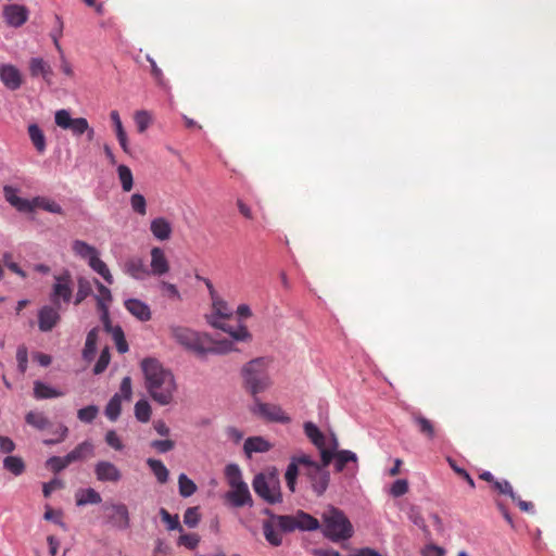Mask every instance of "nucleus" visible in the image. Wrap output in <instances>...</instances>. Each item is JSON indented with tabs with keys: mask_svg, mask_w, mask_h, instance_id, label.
I'll return each instance as SVG.
<instances>
[{
	"mask_svg": "<svg viewBox=\"0 0 556 556\" xmlns=\"http://www.w3.org/2000/svg\"><path fill=\"white\" fill-rule=\"evenodd\" d=\"M73 296V279L68 270H65L59 276H54V283L50 293V301L55 306H61V303L68 304Z\"/></svg>",
	"mask_w": 556,
	"mask_h": 556,
	"instance_id": "obj_7",
	"label": "nucleus"
},
{
	"mask_svg": "<svg viewBox=\"0 0 556 556\" xmlns=\"http://www.w3.org/2000/svg\"><path fill=\"white\" fill-rule=\"evenodd\" d=\"M75 497L77 506H85L88 504H100L102 502L100 493L92 488L78 490L75 494Z\"/></svg>",
	"mask_w": 556,
	"mask_h": 556,
	"instance_id": "obj_27",
	"label": "nucleus"
},
{
	"mask_svg": "<svg viewBox=\"0 0 556 556\" xmlns=\"http://www.w3.org/2000/svg\"><path fill=\"white\" fill-rule=\"evenodd\" d=\"M150 276H164L169 271V263L163 249L154 247L150 251Z\"/></svg>",
	"mask_w": 556,
	"mask_h": 556,
	"instance_id": "obj_16",
	"label": "nucleus"
},
{
	"mask_svg": "<svg viewBox=\"0 0 556 556\" xmlns=\"http://www.w3.org/2000/svg\"><path fill=\"white\" fill-rule=\"evenodd\" d=\"M108 510L106 521L118 530H126L130 527V516L128 508L123 503H111L103 506Z\"/></svg>",
	"mask_w": 556,
	"mask_h": 556,
	"instance_id": "obj_8",
	"label": "nucleus"
},
{
	"mask_svg": "<svg viewBox=\"0 0 556 556\" xmlns=\"http://www.w3.org/2000/svg\"><path fill=\"white\" fill-rule=\"evenodd\" d=\"M243 448L250 457L253 453L268 452L271 448V444L263 437H251L245 440Z\"/></svg>",
	"mask_w": 556,
	"mask_h": 556,
	"instance_id": "obj_24",
	"label": "nucleus"
},
{
	"mask_svg": "<svg viewBox=\"0 0 556 556\" xmlns=\"http://www.w3.org/2000/svg\"><path fill=\"white\" fill-rule=\"evenodd\" d=\"M323 534L332 542L350 539L353 535V527L344 513L336 507H329L323 514Z\"/></svg>",
	"mask_w": 556,
	"mask_h": 556,
	"instance_id": "obj_5",
	"label": "nucleus"
},
{
	"mask_svg": "<svg viewBox=\"0 0 556 556\" xmlns=\"http://www.w3.org/2000/svg\"><path fill=\"white\" fill-rule=\"evenodd\" d=\"M276 527L286 533L296 530L295 515H280L277 517Z\"/></svg>",
	"mask_w": 556,
	"mask_h": 556,
	"instance_id": "obj_49",
	"label": "nucleus"
},
{
	"mask_svg": "<svg viewBox=\"0 0 556 556\" xmlns=\"http://www.w3.org/2000/svg\"><path fill=\"white\" fill-rule=\"evenodd\" d=\"M28 68L31 77H41L48 85L52 84L53 70L42 58H31Z\"/></svg>",
	"mask_w": 556,
	"mask_h": 556,
	"instance_id": "obj_19",
	"label": "nucleus"
},
{
	"mask_svg": "<svg viewBox=\"0 0 556 556\" xmlns=\"http://www.w3.org/2000/svg\"><path fill=\"white\" fill-rule=\"evenodd\" d=\"M117 176L124 192H129L134 187V176L127 165L121 164L117 166Z\"/></svg>",
	"mask_w": 556,
	"mask_h": 556,
	"instance_id": "obj_38",
	"label": "nucleus"
},
{
	"mask_svg": "<svg viewBox=\"0 0 556 556\" xmlns=\"http://www.w3.org/2000/svg\"><path fill=\"white\" fill-rule=\"evenodd\" d=\"M94 446L90 441L79 443L74 450L67 453V460L75 463L93 456Z\"/></svg>",
	"mask_w": 556,
	"mask_h": 556,
	"instance_id": "obj_23",
	"label": "nucleus"
},
{
	"mask_svg": "<svg viewBox=\"0 0 556 556\" xmlns=\"http://www.w3.org/2000/svg\"><path fill=\"white\" fill-rule=\"evenodd\" d=\"M170 337L186 350L194 352L198 355L205 354L206 341L211 340L207 333H199L190 328L170 325L168 327Z\"/></svg>",
	"mask_w": 556,
	"mask_h": 556,
	"instance_id": "obj_6",
	"label": "nucleus"
},
{
	"mask_svg": "<svg viewBox=\"0 0 556 556\" xmlns=\"http://www.w3.org/2000/svg\"><path fill=\"white\" fill-rule=\"evenodd\" d=\"M3 467L5 470L12 472L14 476H20L25 470V464L18 456H7L3 459Z\"/></svg>",
	"mask_w": 556,
	"mask_h": 556,
	"instance_id": "obj_44",
	"label": "nucleus"
},
{
	"mask_svg": "<svg viewBox=\"0 0 556 556\" xmlns=\"http://www.w3.org/2000/svg\"><path fill=\"white\" fill-rule=\"evenodd\" d=\"M29 11L22 4H7L3 8V17L11 27H21L28 20Z\"/></svg>",
	"mask_w": 556,
	"mask_h": 556,
	"instance_id": "obj_14",
	"label": "nucleus"
},
{
	"mask_svg": "<svg viewBox=\"0 0 556 556\" xmlns=\"http://www.w3.org/2000/svg\"><path fill=\"white\" fill-rule=\"evenodd\" d=\"M43 518L60 526L63 530H67L66 523L62 520V511L53 510L50 506H46Z\"/></svg>",
	"mask_w": 556,
	"mask_h": 556,
	"instance_id": "obj_57",
	"label": "nucleus"
},
{
	"mask_svg": "<svg viewBox=\"0 0 556 556\" xmlns=\"http://www.w3.org/2000/svg\"><path fill=\"white\" fill-rule=\"evenodd\" d=\"M262 513L269 517L268 520L263 522V533L266 541L273 546H280L282 544V536L276 531L277 517L280 515L274 514L269 508H264Z\"/></svg>",
	"mask_w": 556,
	"mask_h": 556,
	"instance_id": "obj_17",
	"label": "nucleus"
},
{
	"mask_svg": "<svg viewBox=\"0 0 556 556\" xmlns=\"http://www.w3.org/2000/svg\"><path fill=\"white\" fill-rule=\"evenodd\" d=\"M89 267L99 274L106 283L112 285L114 278L108 267V265L97 255L93 260H90Z\"/></svg>",
	"mask_w": 556,
	"mask_h": 556,
	"instance_id": "obj_35",
	"label": "nucleus"
},
{
	"mask_svg": "<svg viewBox=\"0 0 556 556\" xmlns=\"http://www.w3.org/2000/svg\"><path fill=\"white\" fill-rule=\"evenodd\" d=\"M35 204H36V207H40L47 212L54 213V214H63L62 206L58 202L50 200L48 198L36 197Z\"/></svg>",
	"mask_w": 556,
	"mask_h": 556,
	"instance_id": "obj_47",
	"label": "nucleus"
},
{
	"mask_svg": "<svg viewBox=\"0 0 556 556\" xmlns=\"http://www.w3.org/2000/svg\"><path fill=\"white\" fill-rule=\"evenodd\" d=\"M125 308L140 321H148L151 319L150 306L139 299H127L124 302Z\"/></svg>",
	"mask_w": 556,
	"mask_h": 556,
	"instance_id": "obj_20",
	"label": "nucleus"
},
{
	"mask_svg": "<svg viewBox=\"0 0 556 556\" xmlns=\"http://www.w3.org/2000/svg\"><path fill=\"white\" fill-rule=\"evenodd\" d=\"M135 123L139 132H144L151 123V116L147 111H138L135 114Z\"/></svg>",
	"mask_w": 556,
	"mask_h": 556,
	"instance_id": "obj_59",
	"label": "nucleus"
},
{
	"mask_svg": "<svg viewBox=\"0 0 556 556\" xmlns=\"http://www.w3.org/2000/svg\"><path fill=\"white\" fill-rule=\"evenodd\" d=\"M0 79L12 91L17 90L22 86L21 72L12 64H2L0 66Z\"/></svg>",
	"mask_w": 556,
	"mask_h": 556,
	"instance_id": "obj_18",
	"label": "nucleus"
},
{
	"mask_svg": "<svg viewBox=\"0 0 556 556\" xmlns=\"http://www.w3.org/2000/svg\"><path fill=\"white\" fill-rule=\"evenodd\" d=\"M98 334L99 328H92L87 333L85 346L83 350V358L87 362H91L96 356Z\"/></svg>",
	"mask_w": 556,
	"mask_h": 556,
	"instance_id": "obj_30",
	"label": "nucleus"
},
{
	"mask_svg": "<svg viewBox=\"0 0 556 556\" xmlns=\"http://www.w3.org/2000/svg\"><path fill=\"white\" fill-rule=\"evenodd\" d=\"M92 293V287L89 279L85 277H78L77 279V292L74 299V304L79 305L87 296Z\"/></svg>",
	"mask_w": 556,
	"mask_h": 556,
	"instance_id": "obj_39",
	"label": "nucleus"
},
{
	"mask_svg": "<svg viewBox=\"0 0 556 556\" xmlns=\"http://www.w3.org/2000/svg\"><path fill=\"white\" fill-rule=\"evenodd\" d=\"M147 465L155 476L159 483H166L168 481L169 471L166 466L160 459L148 458Z\"/></svg>",
	"mask_w": 556,
	"mask_h": 556,
	"instance_id": "obj_32",
	"label": "nucleus"
},
{
	"mask_svg": "<svg viewBox=\"0 0 556 556\" xmlns=\"http://www.w3.org/2000/svg\"><path fill=\"white\" fill-rule=\"evenodd\" d=\"M16 362H17V370L20 374L24 375L27 370L28 366V351L25 345H20L16 350Z\"/></svg>",
	"mask_w": 556,
	"mask_h": 556,
	"instance_id": "obj_55",
	"label": "nucleus"
},
{
	"mask_svg": "<svg viewBox=\"0 0 556 556\" xmlns=\"http://www.w3.org/2000/svg\"><path fill=\"white\" fill-rule=\"evenodd\" d=\"M73 119L74 118L71 117V114L67 110L62 109L55 112L54 122L59 127L63 129H68Z\"/></svg>",
	"mask_w": 556,
	"mask_h": 556,
	"instance_id": "obj_58",
	"label": "nucleus"
},
{
	"mask_svg": "<svg viewBox=\"0 0 556 556\" xmlns=\"http://www.w3.org/2000/svg\"><path fill=\"white\" fill-rule=\"evenodd\" d=\"M121 410H122V400H121V395L118 393H116L111 397V400L106 404L105 416L111 421H115L119 417Z\"/></svg>",
	"mask_w": 556,
	"mask_h": 556,
	"instance_id": "obj_42",
	"label": "nucleus"
},
{
	"mask_svg": "<svg viewBox=\"0 0 556 556\" xmlns=\"http://www.w3.org/2000/svg\"><path fill=\"white\" fill-rule=\"evenodd\" d=\"M225 318H217L215 315H206V321L214 328L228 333L237 342H245L252 339L248 328L239 324L236 328L224 321Z\"/></svg>",
	"mask_w": 556,
	"mask_h": 556,
	"instance_id": "obj_9",
	"label": "nucleus"
},
{
	"mask_svg": "<svg viewBox=\"0 0 556 556\" xmlns=\"http://www.w3.org/2000/svg\"><path fill=\"white\" fill-rule=\"evenodd\" d=\"M494 489L501 493L508 495L513 501L517 500V494L514 492L511 484L507 480H496L494 481Z\"/></svg>",
	"mask_w": 556,
	"mask_h": 556,
	"instance_id": "obj_60",
	"label": "nucleus"
},
{
	"mask_svg": "<svg viewBox=\"0 0 556 556\" xmlns=\"http://www.w3.org/2000/svg\"><path fill=\"white\" fill-rule=\"evenodd\" d=\"M252 486L264 502L270 505L282 502V493L278 470L275 467L255 475Z\"/></svg>",
	"mask_w": 556,
	"mask_h": 556,
	"instance_id": "obj_3",
	"label": "nucleus"
},
{
	"mask_svg": "<svg viewBox=\"0 0 556 556\" xmlns=\"http://www.w3.org/2000/svg\"><path fill=\"white\" fill-rule=\"evenodd\" d=\"M60 306L45 305L38 312V327L41 331H51L60 321L61 316L58 312Z\"/></svg>",
	"mask_w": 556,
	"mask_h": 556,
	"instance_id": "obj_15",
	"label": "nucleus"
},
{
	"mask_svg": "<svg viewBox=\"0 0 556 556\" xmlns=\"http://www.w3.org/2000/svg\"><path fill=\"white\" fill-rule=\"evenodd\" d=\"M200 521V514L198 507H189L184 514V522L189 528H194Z\"/></svg>",
	"mask_w": 556,
	"mask_h": 556,
	"instance_id": "obj_61",
	"label": "nucleus"
},
{
	"mask_svg": "<svg viewBox=\"0 0 556 556\" xmlns=\"http://www.w3.org/2000/svg\"><path fill=\"white\" fill-rule=\"evenodd\" d=\"M64 395V392L58 390L40 380H36L34 382V397L36 400H48L61 397Z\"/></svg>",
	"mask_w": 556,
	"mask_h": 556,
	"instance_id": "obj_22",
	"label": "nucleus"
},
{
	"mask_svg": "<svg viewBox=\"0 0 556 556\" xmlns=\"http://www.w3.org/2000/svg\"><path fill=\"white\" fill-rule=\"evenodd\" d=\"M233 342H235L233 339H231V340H228V339L214 340L211 337V340L206 341V343H213V346L207 348L205 345V354L211 353V354L223 355V354H227L229 352L236 351Z\"/></svg>",
	"mask_w": 556,
	"mask_h": 556,
	"instance_id": "obj_29",
	"label": "nucleus"
},
{
	"mask_svg": "<svg viewBox=\"0 0 556 556\" xmlns=\"http://www.w3.org/2000/svg\"><path fill=\"white\" fill-rule=\"evenodd\" d=\"M141 369L151 399L163 406L170 404L177 390L173 372L164 368L156 358L151 357L142 359Z\"/></svg>",
	"mask_w": 556,
	"mask_h": 556,
	"instance_id": "obj_1",
	"label": "nucleus"
},
{
	"mask_svg": "<svg viewBox=\"0 0 556 556\" xmlns=\"http://www.w3.org/2000/svg\"><path fill=\"white\" fill-rule=\"evenodd\" d=\"M197 484L186 473L178 476V490L182 497H189L197 492Z\"/></svg>",
	"mask_w": 556,
	"mask_h": 556,
	"instance_id": "obj_41",
	"label": "nucleus"
},
{
	"mask_svg": "<svg viewBox=\"0 0 556 556\" xmlns=\"http://www.w3.org/2000/svg\"><path fill=\"white\" fill-rule=\"evenodd\" d=\"M331 448H327L325 445L321 448H318L320 452L321 458V467L326 469V467L331 463L333 458H336V451L338 448V440L334 435L331 438Z\"/></svg>",
	"mask_w": 556,
	"mask_h": 556,
	"instance_id": "obj_46",
	"label": "nucleus"
},
{
	"mask_svg": "<svg viewBox=\"0 0 556 556\" xmlns=\"http://www.w3.org/2000/svg\"><path fill=\"white\" fill-rule=\"evenodd\" d=\"M334 468L338 472H341L345 465L350 462L357 463V456L354 452L349 450L336 451Z\"/></svg>",
	"mask_w": 556,
	"mask_h": 556,
	"instance_id": "obj_40",
	"label": "nucleus"
},
{
	"mask_svg": "<svg viewBox=\"0 0 556 556\" xmlns=\"http://www.w3.org/2000/svg\"><path fill=\"white\" fill-rule=\"evenodd\" d=\"M63 29H64V23L60 15H54V26L52 27L50 31V38L53 41V45L58 52L62 54V47L60 45V38L63 36Z\"/></svg>",
	"mask_w": 556,
	"mask_h": 556,
	"instance_id": "obj_43",
	"label": "nucleus"
},
{
	"mask_svg": "<svg viewBox=\"0 0 556 556\" xmlns=\"http://www.w3.org/2000/svg\"><path fill=\"white\" fill-rule=\"evenodd\" d=\"M225 477L230 486L227 500L233 507L253 506V498L248 484L243 481L242 472L237 464H228L225 468Z\"/></svg>",
	"mask_w": 556,
	"mask_h": 556,
	"instance_id": "obj_4",
	"label": "nucleus"
},
{
	"mask_svg": "<svg viewBox=\"0 0 556 556\" xmlns=\"http://www.w3.org/2000/svg\"><path fill=\"white\" fill-rule=\"evenodd\" d=\"M270 361L266 357L251 359L241 368L243 388L255 399L260 393L268 390L271 378L268 371Z\"/></svg>",
	"mask_w": 556,
	"mask_h": 556,
	"instance_id": "obj_2",
	"label": "nucleus"
},
{
	"mask_svg": "<svg viewBox=\"0 0 556 556\" xmlns=\"http://www.w3.org/2000/svg\"><path fill=\"white\" fill-rule=\"evenodd\" d=\"M296 518V528L301 531H315L320 528L319 521L313 517L312 515L303 511L298 510L295 513Z\"/></svg>",
	"mask_w": 556,
	"mask_h": 556,
	"instance_id": "obj_28",
	"label": "nucleus"
},
{
	"mask_svg": "<svg viewBox=\"0 0 556 556\" xmlns=\"http://www.w3.org/2000/svg\"><path fill=\"white\" fill-rule=\"evenodd\" d=\"M130 206L132 211L141 216L147 214V201L140 193H134L130 197Z\"/></svg>",
	"mask_w": 556,
	"mask_h": 556,
	"instance_id": "obj_53",
	"label": "nucleus"
},
{
	"mask_svg": "<svg viewBox=\"0 0 556 556\" xmlns=\"http://www.w3.org/2000/svg\"><path fill=\"white\" fill-rule=\"evenodd\" d=\"M135 416L141 422H148L151 418V406L146 400H140L135 405Z\"/></svg>",
	"mask_w": 556,
	"mask_h": 556,
	"instance_id": "obj_50",
	"label": "nucleus"
},
{
	"mask_svg": "<svg viewBox=\"0 0 556 556\" xmlns=\"http://www.w3.org/2000/svg\"><path fill=\"white\" fill-rule=\"evenodd\" d=\"M94 283L98 290V294L94 295L98 308L109 307V304L113 300L110 289L101 283L98 279H94Z\"/></svg>",
	"mask_w": 556,
	"mask_h": 556,
	"instance_id": "obj_36",
	"label": "nucleus"
},
{
	"mask_svg": "<svg viewBox=\"0 0 556 556\" xmlns=\"http://www.w3.org/2000/svg\"><path fill=\"white\" fill-rule=\"evenodd\" d=\"M408 491V481L406 479L395 480L390 489V494L394 497H400Z\"/></svg>",
	"mask_w": 556,
	"mask_h": 556,
	"instance_id": "obj_63",
	"label": "nucleus"
},
{
	"mask_svg": "<svg viewBox=\"0 0 556 556\" xmlns=\"http://www.w3.org/2000/svg\"><path fill=\"white\" fill-rule=\"evenodd\" d=\"M408 519L417 526L425 534L426 539H430V530L428 529L426 521L421 515L420 508L418 506H410L407 511Z\"/></svg>",
	"mask_w": 556,
	"mask_h": 556,
	"instance_id": "obj_34",
	"label": "nucleus"
},
{
	"mask_svg": "<svg viewBox=\"0 0 556 556\" xmlns=\"http://www.w3.org/2000/svg\"><path fill=\"white\" fill-rule=\"evenodd\" d=\"M254 401L255 404L254 407L252 408V412L254 414H257L269 421L280 424L290 422L291 418L283 412V409L280 406L275 404L263 403L257 397H255Z\"/></svg>",
	"mask_w": 556,
	"mask_h": 556,
	"instance_id": "obj_10",
	"label": "nucleus"
},
{
	"mask_svg": "<svg viewBox=\"0 0 556 556\" xmlns=\"http://www.w3.org/2000/svg\"><path fill=\"white\" fill-rule=\"evenodd\" d=\"M25 421L38 430H45L50 426L49 419L40 412H28L25 416Z\"/></svg>",
	"mask_w": 556,
	"mask_h": 556,
	"instance_id": "obj_37",
	"label": "nucleus"
},
{
	"mask_svg": "<svg viewBox=\"0 0 556 556\" xmlns=\"http://www.w3.org/2000/svg\"><path fill=\"white\" fill-rule=\"evenodd\" d=\"M160 516L162 520L166 523L167 530L174 531L179 530L181 531L182 528L179 522L178 515H170L165 508L160 509Z\"/></svg>",
	"mask_w": 556,
	"mask_h": 556,
	"instance_id": "obj_52",
	"label": "nucleus"
},
{
	"mask_svg": "<svg viewBox=\"0 0 556 556\" xmlns=\"http://www.w3.org/2000/svg\"><path fill=\"white\" fill-rule=\"evenodd\" d=\"M71 463L70 460H67V455L63 457L51 456L50 458H48L46 463L47 467L55 473L64 470Z\"/></svg>",
	"mask_w": 556,
	"mask_h": 556,
	"instance_id": "obj_51",
	"label": "nucleus"
},
{
	"mask_svg": "<svg viewBox=\"0 0 556 556\" xmlns=\"http://www.w3.org/2000/svg\"><path fill=\"white\" fill-rule=\"evenodd\" d=\"M122 271L135 280H146L150 277L149 267L146 265L144 260L140 256L134 255L127 257L121 264Z\"/></svg>",
	"mask_w": 556,
	"mask_h": 556,
	"instance_id": "obj_11",
	"label": "nucleus"
},
{
	"mask_svg": "<svg viewBox=\"0 0 556 556\" xmlns=\"http://www.w3.org/2000/svg\"><path fill=\"white\" fill-rule=\"evenodd\" d=\"M150 230L154 238L160 241L168 240L173 231L170 223L164 217H156L152 219Z\"/></svg>",
	"mask_w": 556,
	"mask_h": 556,
	"instance_id": "obj_21",
	"label": "nucleus"
},
{
	"mask_svg": "<svg viewBox=\"0 0 556 556\" xmlns=\"http://www.w3.org/2000/svg\"><path fill=\"white\" fill-rule=\"evenodd\" d=\"M29 139L39 154L45 153L47 149L46 136L37 124H29L27 127Z\"/></svg>",
	"mask_w": 556,
	"mask_h": 556,
	"instance_id": "obj_26",
	"label": "nucleus"
},
{
	"mask_svg": "<svg viewBox=\"0 0 556 556\" xmlns=\"http://www.w3.org/2000/svg\"><path fill=\"white\" fill-rule=\"evenodd\" d=\"M304 432L317 448H321V446L326 445V438L315 424L311 421L305 422Z\"/></svg>",
	"mask_w": 556,
	"mask_h": 556,
	"instance_id": "obj_33",
	"label": "nucleus"
},
{
	"mask_svg": "<svg viewBox=\"0 0 556 556\" xmlns=\"http://www.w3.org/2000/svg\"><path fill=\"white\" fill-rule=\"evenodd\" d=\"M110 359H111V356H110L109 348H105L102 350V352L93 367V374L94 375L102 374L108 368Z\"/></svg>",
	"mask_w": 556,
	"mask_h": 556,
	"instance_id": "obj_56",
	"label": "nucleus"
},
{
	"mask_svg": "<svg viewBox=\"0 0 556 556\" xmlns=\"http://www.w3.org/2000/svg\"><path fill=\"white\" fill-rule=\"evenodd\" d=\"M414 424L418 427L419 432L427 439L432 440L435 437V430L432 421L425 416L414 413L412 415Z\"/></svg>",
	"mask_w": 556,
	"mask_h": 556,
	"instance_id": "obj_31",
	"label": "nucleus"
},
{
	"mask_svg": "<svg viewBox=\"0 0 556 556\" xmlns=\"http://www.w3.org/2000/svg\"><path fill=\"white\" fill-rule=\"evenodd\" d=\"M88 124L89 123L85 117H77L73 119L68 130H71L74 136H81L86 130H88Z\"/></svg>",
	"mask_w": 556,
	"mask_h": 556,
	"instance_id": "obj_62",
	"label": "nucleus"
},
{
	"mask_svg": "<svg viewBox=\"0 0 556 556\" xmlns=\"http://www.w3.org/2000/svg\"><path fill=\"white\" fill-rule=\"evenodd\" d=\"M304 475L308 478L312 489L317 496L326 492L330 481V475L327 469L323 468L320 465L313 466L309 471H304Z\"/></svg>",
	"mask_w": 556,
	"mask_h": 556,
	"instance_id": "obj_13",
	"label": "nucleus"
},
{
	"mask_svg": "<svg viewBox=\"0 0 556 556\" xmlns=\"http://www.w3.org/2000/svg\"><path fill=\"white\" fill-rule=\"evenodd\" d=\"M73 252L83 260H86L88 264L90 260H93L97 255H100L97 248L87 243L83 240H74L72 243Z\"/></svg>",
	"mask_w": 556,
	"mask_h": 556,
	"instance_id": "obj_25",
	"label": "nucleus"
},
{
	"mask_svg": "<svg viewBox=\"0 0 556 556\" xmlns=\"http://www.w3.org/2000/svg\"><path fill=\"white\" fill-rule=\"evenodd\" d=\"M105 442L109 446H111L115 451H122L124 448V444L122 443L121 438L114 430H109L106 432Z\"/></svg>",
	"mask_w": 556,
	"mask_h": 556,
	"instance_id": "obj_64",
	"label": "nucleus"
},
{
	"mask_svg": "<svg viewBox=\"0 0 556 556\" xmlns=\"http://www.w3.org/2000/svg\"><path fill=\"white\" fill-rule=\"evenodd\" d=\"M98 413H99V409L96 405H88L78 410L77 417L80 421L90 424L96 419Z\"/></svg>",
	"mask_w": 556,
	"mask_h": 556,
	"instance_id": "obj_54",
	"label": "nucleus"
},
{
	"mask_svg": "<svg viewBox=\"0 0 556 556\" xmlns=\"http://www.w3.org/2000/svg\"><path fill=\"white\" fill-rule=\"evenodd\" d=\"M299 472H300L299 465L291 457V460H290V463L287 467L286 473H285V479H286L288 489L292 493L295 492V484H296V479H298Z\"/></svg>",
	"mask_w": 556,
	"mask_h": 556,
	"instance_id": "obj_45",
	"label": "nucleus"
},
{
	"mask_svg": "<svg viewBox=\"0 0 556 556\" xmlns=\"http://www.w3.org/2000/svg\"><path fill=\"white\" fill-rule=\"evenodd\" d=\"M93 471L97 480L103 483H117L123 478L119 468L110 460L97 462Z\"/></svg>",
	"mask_w": 556,
	"mask_h": 556,
	"instance_id": "obj_12",
	"label": "nucleus"
},
{
	"mask_svg": "<svg viewBox=\"0 0 556 556\" xmlns=\"http://www.w3.org/2000/svg\"><path fill=\"white\" fill-rule=\"evenodd\" d=\"M213 312L210 315H215L217 318H228L231 316V311L227 302L222 300L218 295L212 299Z\"/></svg>",
	"mask_w": 556,
	"mask_h": 556,
	"instance_id": "obj_48",
	"label": "nucleus"
}]
</instances>
